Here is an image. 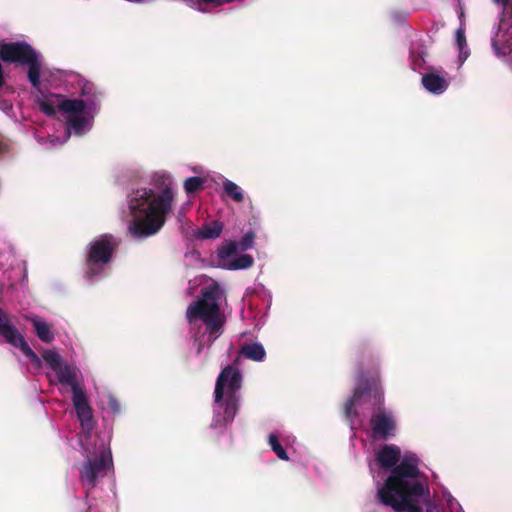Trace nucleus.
I'll return each instance as SVG.
<instances>
[{
    "label": "nucleus",
    "instance_id": "obj_1",
    "mask_svg": "<svg viewBox=\"0 0 512 512\" xmlns=\"http://www.w3.org/2000/svg\"><path fill=\"white\" fill-rule=\"evenodd\" d=\"M419 460L415 455H405L377 491V498L384 506L396 512H439L430 499L429 489L417 479L420 475Z\"/></svg>",
    "mask_w": 512,
    "mask_h": 512
},
{
    "label": "nucleus",
    "instance_id": "obj_2",
    "mask_svg": "<svg viewBox=\"0 0 512 512\" xmlns=\"http://www.w3.org/2000/svg\"><path fill=\"white\" fill-rule=\"evenodd\" d=\"M366 403H371L375 407L370 419L372 437L378 440L394 437L397 424L393 413L384 409V394L378 368L359 373L353 394L344 405L345 417L353 422L358 417L356 406Z\"/></svg>",
    "mask_w": 512,
    "mask_h": 512
},
{
    "label": "nucleus",
    "instance_id": "obj_3",
    "mask_svg": "<svg viewBox=\"0 0 512 512\" xmlns=\"http://www.w3.org/2000/svg\"><path fill=\"white\" fill-rule=\"evenodd\" d=\"M173 200L174 192L170 184L158 196L151 189L134 191L129 199V208L134 215L129 225L131 235L143 239L158 233L166 223Z\"/></svg>",
    "mask_w": 512,
    "mask_h": 512
},
{
    "label": "nucleus",
    "instance_id": "obj_4",
    "mask_svg": "<svg viewBox=\"0 0 512 512\" xmlns=\"http://www.w3.org/2000/svg\"><path fill=\"white\" fill-rule=\"evenodd\" d=\"M221 294L217 283L204 287L201 289V298L190 304L186 311L189 323L196 320L203 321L208 333L207 342L209 345L220 336L225 324V316L221 313L218 304Z\"/></svg>",
    "mask_w": 512,
    "mask_h": 512
},
{
    "label": "nucleus",
    "instance_id": "obj_5",
    "mask_svg": "<svg viewBox=\"0 0 512 512\" xmlns=\"http://www.w3.org/2000/svg\"><path fill=\"white\" fill-rule=\"evenodd\" d=\"M0 59L8 64L28 67L27 77L31 86L39 89L43 67L39 53L26 41L0 43Z\"/></svg>",
    "mask_w": 512,
    "mask_h": 512
},
{
    "label": "nucleus",
    "instance_id": "obj_6",
    "mask_svg": "<svg viewBox=\"0 0 512 512\" xmlns=\"http://www.w3.org/2000/svg\"><path fill=\"white\" fill-rule=\"evenodd\" d=\"M59 383L71 387L72 402L77 418L84 428H93L92 408L88 402L84 388L78 382V369L72 365H61L54 371Z\"/></svg>",
    "mask_w": 512,
    "mask_h": 512
},
{
    "label": "nucleus",
    "instance_id": "obj_7",
    "mask_svg": "<svg viewBox=\"0 0 512 512\" xmlns=\"http://www.w3.org/2000/svg\"><path fill=\"white\" fill-rule=\"evenodd\" d=\"M119 244L120 241L111 234H104L89 243L85 262L87 279L90 280L103 271L104 266L112 260L113 253Z\"/></svg>",
    "mask_w": 512,
    "mask_h": 512
},
{
    "label": "nucleus",
    "instance_id": "obj_8",
    "mask_svg": "<svg viewBox=\"0 0 512 512\" xmlns=\"http://www.w3.org/2000/svg\"><path fill=\"white\" fill-rule=\"evenodd\" d=\"M111 453H100L94 458H87L79 468V478L83 487L90 491L96 487L98 480L107 475V471L112 467Z\"/></svg>",
    "mask_w": 512,
    "mask_h": 512
},
{
    "label": "nucleus",
    "instance_id": "obj_9",
    "mask_svg": "<svg viewBox=\"0 0 512 512\" xmlns=\"http://www.w3.org/2000/svg\"><path fill=\"white\" fill-rule=\"evenodd\" d=\"M0 336L6 343L20 349V351L37 368L41 367V358L30 348L24 336L11 323L8 314L0 307Z\"/></svg>",
    "mask_w": 512,
    "mask_h": 512
},
{
    "label": "nucleus",
    "instance_id": "obj_10",
    "mask_svg": "<svg viewBox=\"0 0 512 512\" xmlns=\"http://www.w3.org/2000/svg\"><path fill=\"white\" fill-rule=\"evenodd\" d=\"M242 387L241 371L234 366H226L217 377L214 400L219 403L224 396H238L237 393Z\"/></svg>",
    "mask_w": 512,
    "mask_h": 512
},
{
    "label": "nucleus",
    "instance_id": "obj_11",
    "mask_svg": "<svg viewBox=\"0 0 512 512\" xmlns=\"http://www.w3.org/2000/svg\"><path fill=\"white\" fill-rule=\"evenodd\" d=\"M58 109L66 115L68 128L81 135L88 124L87 116H90L85 109V103L80 99H63L59 102Z\"/></svg>",
    "mask_w": 512,
    "mask_h": 512
},
{
    "label": "nucleus",
    "instance_id": "obj_12",
    "mask_svg": "<svg viewBox=\"0 0 512 512\" xmlns=\"http://www.w3.org/2000/svg\"><path fill=\"white\" fill-rule=\"evenodd\" d=\"M255 237L256 235L253 231H248L243 235L239 242L232 240L226 241L218 248V258L224 260L232 255L237 254L239 250L246 251L248 249H251L254 245Z\"/></svg>",
    "mask_w": 512,
    "mask_h": 512
},
{
    "label": "nucleus",
    "instance_id": "obj_13",
    "mask_svg": "<svg viewBox=\"0 0 512 512\" xmlns=\"http://www.w3.org/2000/svg\"><path fill=\"white\" fill-rule=\"evenodd\" d=\"M80 94L84 99H81L85 103V109L87 113L93 117L100 111L101 107V92L97 90L96 86L92 82H83Z\"/></svg>",
    "mask_w": 512,
    "mask_h": 512
},
{
    "label": "nucleus",
    "instance_id": "obj_14",
    "mask_svg": "<svg viewBox=\"0 0 512 512\" xmlns=\"http://www.w3.org/2000/svg\"><path fill=\"white\" fill-rule=\"evenodd\" d=\"M401 458V450L398 446L393 444H386L377 452L376 460L380 467L384 469H391L393 471L398 467L403 459ZM392 472H390L391 474Z\"/></svg>",
    "mask_w": 512,
    "mask_h": 512
},
{
    "label": "nucleus",
    "instance_id": "obj_15",
    "mask_svg": "<svg viewBox=\"0 0 512 512\" xmlns=\"http://www.w3.org/2000/svg\"><path fill=\"white\" fill-rule=\"evenodd\" d=\"M422 85L431 93L441 94L448 88L449 83L436 73H426L422 76Z\"/></svg>",
    "mask_w": 512,
    "mask_h": 512
},
{
    "label": "nucleus",
    "instance_id": "obj_16",
    "mask_svg": "<svg viewBox=\"0 0 512 512\" xmlns=\"http://www.w3.org/2000/svg\"><path fill=\"white\" fill-rule=\"evenodd\" d=\"M29 321L34 327L35 334L42 342L51 343L54 340V334L52 332L51 325L43 321L38 316L29 318Z\"/></svg>",
    "mask_w": 512,
    "mask_h": 512
},
{
    "label": "nucleus",
    "instance_id": "obj_17",
    "mask_svg": "<svg viewBox=\"0 0 512 512\" xmlns=\"http://www.w3.org/2000/svg\"><path fill=\"white\" fill-rule=\"evenodd\" d=\"M223 231V224L219 221H213L211 223L203 224L195 232V236L198 239H216L220 237Z\"/></svg>",
    "mask_w": 512,
    "mask_h": 512
},
{
    "label": "nucleus",
    "instance_id": "obj_18",
    "mask_svg": "<svg viewBox=\"0 0 512 512\" xmlns=\"http://www.w3.org/2000/svg\"><path fill=\"white\" fill-rule=\"evenodd\" d=\"M227 260L228 258L224 260L219 258V263L228 270L247 269L250 268L254 263L253 257L249 254H242L231 261Z\"/></svg>",
    "mask_w": 512,
    "mask_h": 512
},
{
    "label": "nucleus",
    "instance_id": "obj_19",
    "mask_svg": "<svg viewBox=\"0 0 512 512\" xmlns=\"http://www.w3.org/2000/svg\"><path fill=\"white\" fill-rule=\"evenodd\" d=\"M221 406L224 408L223 412V420L225 423H230L233 421L235 415L238 412L239 406V397L238 396H226L225 399L219 402Z\"/></svg>",
    "mask_w": 512,
    "mask_h": 512
},
{
    "label": "nucleus",
    "instance_id": "obj_20",
    "mask_svg": "<svg viewBox=\"0 0 512 512\" xmlns=\"http://www.w3.org/2000/svg\"><path fill=\"white\" fill-rule=\"evenodd\" d=\"M240 355L253 361H263L266 357L264 347L260 343L244 344L240 349Z\"/></svg>",
    "mask_w": 512,
    "mask_h": 512
},
{
    "label": "nucleus",
    "instance_id": "obj_21",
    "mask_svg": "<svg viewBox=\"0 0 512 512\" xmlns=\"http://www.w3.org/2000/svg\"><path fill=\"white\" fill-rule=\"evenodd\" d=\"M63 100L59 96H55V100L52 98H44L38 101L40 110L47 116L52 117L56 115L59 102Z\"/></svg>",
    "mask_w": 512,
    "mask_h": 512
},
{
    "label": "nucleus",
    "instance_id": "obj_22",
    "mask_svg": "<svg viewBox=\"0 0 512 512\" xmlns=\"http://www.w3.org/2000/svg\"><path fill=\"white\" fill-rule=\"evenodd\" d=\"M224 192L227 196L233 199L235 202H242L244 199L241 188L230 180H225L223 183Z\"/></svg>",
    "mask_w": 512,
    "mask_h": 512
},
{
    "label": "nucleus",
    "instance_id": "obj_23",
    "mask_svg": "<svg viewBox=\"0 0 512 512\" xmlns=\"http://www.w3.org/2000/svg\"><path fill=\"white\" fill-rule=\"evenodd\" d=\"M42 358L53 371L62 365V358L56 350H44Z\"/></svg>",
    "mask_w": 512,
    "mask_h": 512
},
{
    "label": "nucleus",
    "instance_id": "obj_24",
    "mask_svg": "<svg viewBox=\"0 0 512 512\" xmlns=\"http://www.w3.org/2000/svg\"><path fill=\"white\" fill-rule=\"evenodd\" d=\"M205 180L201 177L193 176L184 181V190L187 194H194L204 188Z\"/></svg>",
    "mask_w": 512,
    "mask_h": 512
},
{
    "label": "nucleus",
    "instance_id": "obj_25",
    "mask_svg": "<svg viewBox=\"0 0 512 512\" xmlns=\"http://www.w3.org/2000/svg\"><path fill=\"white\" fill-rule=\"evenodd\" d=\"M268 440L271 449L274 451L277 457L281 460L288 461L289 456L283 446L280 444L278 437L275 434H270Z\"/></svg>",
    "mask_w": 512,
    "mask_h": 512
},
{
    "label": "nucleus",
    "instance_id": "obj_26",
    "mask_svg": "<svg viewBox=\"0 0 512 512\" xmlns=\"http://www.w3.org/2000/svg\"><path fill=\"white\" fill-rule=\"evenodd\" d=\"M456 41L459 49H462L464 45H466V38L464 30L458 29L456 32Z\"/></svg>",
    "mask_w": 512,
    "mask_h": 512
},
{
    "label": "nucleus",
    "instance_id": "obj_27",
    "mask_svg": "<svg viewBox=\"0 0 512 512\" xmlns=\"http://www.w3.org/2000/svg\"><path fill=\"white\" fill-rule=\"evenodd\" d=\"M10 151V145L0 137V155L6 154Z\"/></svg>",
    "mask_w": 512,
    "mask_h": 512
},
{
    "label": "nucleus",
    "instance_id": "obj_28",
    "mask_svg": "<svg viewBox=\"0 0 512 512\" xmlns=\"http://www.w3.org/2000/svg\"><path fill=\"white\" fill-rule=\"evenodd\" d=\"M196 1L199 3L214 4L217 6L225 4V0H196Z\"/></svg>",
    "mask_w": 512,
    "mask_h": 512
},
{
    "label": "nucleus",
    "instance_id": "obj_29",
    "mask_svg": "<svg viewBox=\"0 0 512 512\" xmlns=\"http://www.w3.org/2000/svg\"><path fill=\"white\" fill-rule=\"evenodd\" d=\"M241 356H242V355H240V354H239V355L236 357V359L233 361V364H232L231 366H234V367H236V368H238V369H239V366L241 365Z\"/></svg>",
    "mask_w": 512,
    "mask_h": 512
},
{
    "label": "nucleus",
    "instance_id": "obj_30",
    "mask_svg": "<svg viewBox=\"0 0 512 512\" xmlns=\"http://www.w3.org/2000/svg\"><path fill=\"white\" fill-rule=\"evenodd\" d=\"M203 348H204V344L201 341H198L197 342V349H196L197 355H200L202 353Z\"/></svg>",
    "mask_w": 512,
    "mask_h": 512
},
{
    "label": "nucleus",
    "instance_id": "obj_31",
    "mask_svg": "<svg viewBox=\"0 0 512 512\" xmlns=\"http://www.w3.org/2000/svg\"><path fill=\"white\" fill-rule=\"evenodd\" d=\"M510 0H502L503 5H507Z\"/></svg>",
    "mask_w": 512,
    "mask_h": 512
},
{
    "label": "nucleus",
    "instance_id": "obj_32",
    "mask_svg": "<svg viewBox=\"0 0 512 512\" xmlns=\"http://www.w3.org/2000/svg\"><path fill=\"white\" fill-rule=\"evenodd\" d=\"M494 1H495V2H498V3H499V2H501V3H502V0H494Z\"/></svg>",
    "mask_w": 512,
    "mask_h": 512
}]
</instances>
